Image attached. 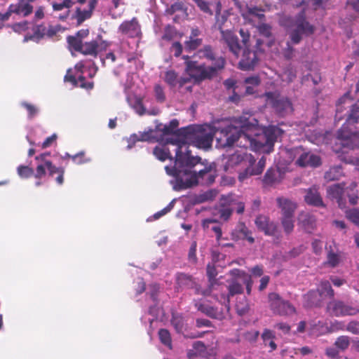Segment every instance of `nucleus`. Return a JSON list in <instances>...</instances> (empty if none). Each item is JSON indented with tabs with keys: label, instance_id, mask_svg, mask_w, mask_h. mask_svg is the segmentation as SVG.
<instances>
[{
	"label": "nucleus",
	"instance_id": "1",
	"mask_svg": "<svg viewBox=\"0 0 359 359\" xmlns=\"http://www.w3.org/2000/svg\"><path fill=\"white\" fill-rule=\"evenodd\" d=\"M218 142L226 147H231L237 141L239 132L237 128L227 123H218L217 126H211L205 125H191L177 130V137L171 140L170 142L177 146L175 149V161H177V151H180L181 155H185L182 148L187 144L193 145L199 149H209L212 147L214 136Z\"/></svg>",
	"mask_w": 359,
	"mask_h": 359
},
{
	"label": "nucleus",
	"instance_id": "2",
	"mask_svg": "<svg viewBox=\"0 0 359 359\" xmlns=\"http://www.w3.org/2000/svg\"><path fill=\"white\" fill-rule=\"evenodd\" d=\"M167 173L175 177L180 189H185L194 185L201 184L210 185L216 177V165L214 163L203 162L199 156L191 155V151H187L185 155L177 151V161L175 165L165 168Z\"/></svg>",
	"mask_w": 359,
	"mask_h": 359
},
{
	"label": "nucleus",
	"instance_id": "3",
	"mask_svg": "<svg viewBox=\"0 0 359 359\" xmlns=\"http://www.w3.org/2000/svg\"><path fill=\"white\" fill-rule=\"evenodd\" d=\"M232 125L237 128L239 132L237 141L239 140L247 141L248 144H243V147H250L254 151L267 147V151L269 152L273 149L277 138L283 133V130L280 128L269 126L264 127L261 133H255L254 136L247 134L245 130L252 129L258 125V121L248 113H244L243 115L234 118ZM241 143L242 141H241Z\"/></svg>",
	"mask_w": 359,
	"mask_h": 359
},
{
	"label": "nucleus",
	"instance_id": "4",
	"mask_svg": "<svg viewBox=\"0 0 359 359\" xmlns=\"http://www.w3.org/2000/svg\"><path fill=\"white\" fill-rule=\"evenodd\" d=\"M196 55L200 58L211 62V65L208 67L205 64H198L197 61L190 60L187 55H183L187 72L198 81L212 79L225 67V58L222 56H217L210 45L204 46L197 51Z\"/></svg>",
	"mask_w": 359,
	"mask_h": 359
},
{
	"label": "nucleus",
	"instance_id": "5",
	"mask_svg": "<svg viewBox=\"0 0 359 359\" xmlns=\"http://www.w3.org/2000/svg\"><path fill=\"white\" fill-rule=\"evenodd\" d=\"M280 25L292 29L290 32V39L293 44L299 43L303 35H312L316 30L315 26L306 20V8H303L294 18L283 17L280 20Z\"/></svg>",
	"mask_w": 359,
	"mask_h": 359
},
{
	"label": "nucleus",
	"instance_id": "6",
	"mask_svg": "<svg viewBox=\"0 0 359 359\" xmlns=\"http://www.w3.org/2000/svg\"><path fill=\"white\" fill-rule=\"evenodd\" d=\"M266 104L269 105L280 116L284 117L293 111V105L291 100L285 96L276 91L266 92L264 95Z\"/></svg>",
	"mask_w": 359,
	"mask_h": 359
},
{
	"label": "nucleus",
	"instance_id": "7",
	"mask_svg": "<svg viewBox=\"0 0 359 359\" xmlns=\"http://www.w3.org/2000/svg\"><path fill=\"white\" fill-rule=\"evenodd\" d=\"M224 159V168L225 171L231 172L232 170H235L238 172V175L248 165H253L256 163V159L252 154L240 151H236L231 155H228Z\"/></svg>",
	"mask_w": 359,
	"mask_h": 359
},
{
	"label": "nucleus",
	"instance_id": "8",
	"mask_svg": "<svg viewBox=\"0 0 359 359\" xmlns=\"http://www.w3.org/2000/svg\"><path fill=\"white\" fill-rule=\"evenodd\" d=\"M239 34L242 38L243 49L242 50V58L238 62V68L243 71L252 70L257 63L258 59L256 53L250 50V32L241 28L239 30Z\"/></svg>",
	"mask_w": 359,
	"mask_h": 359
},
{
	"label": "nucleus",
	"instance_id": "9",
	"mask_svg": "<svg viewBox=\"0 0 359 359\" xmlns=\"http://www.w3.org/2000/svg\"><path fill=\"white\" fill-rule=\"evenodd\" d=\"M269 306L272 313L280 316H290L296 313L295 307L287 300L283 299L278 293L268 294Z\"/></svg>",
	"mask_w": 359,
	"mask_h": 359
},
{
	"label": "nucleus",
	"instance_id": "10",
	"mask_svg": "<svg viewBox=\"0 0 359 359\" xmlns=\"http://www.w3.org/2000/svg\"><path fill=\"white\" fill-rule=\"evenodd\" d=\"M327 312L330 315L341 317L346 316H355L359 313V308L348 304L341 300H332L327 304Z\"/></svg>",
	"mask_w": 359,
	"mask_h": 359
},
{
	"label": "nucleus",
	"instance_id": "11",
	"mask_svg": "<svg viewBox=\"0 0 359 359\" xmlns=\"http://www.w3.org/2000/svg\"><path fill=\"white\" fill-rule=\"evenodd\" d=\"M76 48H74L75 51L79 52L85 55H91L96 57L100 51L105 50L107 47L106 41L102 39L101 36H98L95 39L90 41H86L82 45H79V43L75 41Z\"/></svg>",
	"mask_w": 359,
	"mask_h": 359
},
{
	"label": "nucleus",
	"instance_id": "12",
	"mask_svg": "<svg viewBox=\"0 0 359 359\" xmlns=\"http://www.w3.org/2000/svg\"><path fill=\"white\" fill-rule=\"evenodd\" d=\"M351 124L353 123L346 121L337 131V137L341 141L342 147L353 149L359 140V132L349 128Z\"/></svg>",
	"mask_w": 359,
	"mask_h": 359
},
{
	"label": "nucleus",
	"instance_id": "13",
	"mask_svg": "<svg viewBox=\"0 0 359 359\" xmlns=\"http://www.w3.org/2000/svg\"><path fill=\"white\" fill-rule=\"evenodd\" d=\"M176 284L177 287L181 290L194 289L196 294H202L208 296L210 294V290H201V287L197 284L195 279L189 274L179 273L176 276Z\"/></svg>",
	"mask_w": 359,
	"mask_h": 359
},
{
	"label": "nucleus",
	"instance_id": "14",
	"mask_svg": "<svg viewBox=\"0 0 359 359\" xmlns=\"http://www.w3.org/2000/svg\"><path fill=\"white\" fill-rule=\"evenodd\" d=\"M222 40L224 41L229 50L236 57H238L241 52L243 49V43L239 42L238 36L231 30L222 32Z\"/></svg>",
	"mask_w": 359,
	"mask_h": 359
},
{
	"label": "nucleus",
	"instance_id": "15",
	"mask_svg": "<svg viewBox=\"0 0 359 359\" xmlns=\"http://www.w3.org/2000/svg\"><path fill=\"white\" fill-rule=\"evenodd\" d=\"M255 224L258 230L263 232L266 236H277L278 234L277 224L265 215H260L257 216Z\"/></svg>",
	"mask_w": 359,
	"mask_h": 359
},
{
	"label": "nucleus",
	"instance_id": "16",
	"mask_svg": "<svg viewBox=\"0 0 359 359\" xmlns=\"http://www.w3.org/2000/svg\"><path fill=\"white\" fill-rule=\"evenodd\" d=\"M235 5L240 8V13L242 18L249 23H253L255 18L259 21H263L265 19L264 10L261 8L257 6L250 7L246 6L245 8L243 9L238 1H236Z\"/></svg>",
	"mask_w": 359,
	"mask_h": 359
},
{
	"label": "nucleus",
	"instance_id": "17",
	"mask_svg": "<svg viewBox=\"0 0 359 359\" xmlns=\"http://www.w3.org/2000/svg\"><path fill=\"white\" fill-rule=\"evenodd\" d=\"M118 30L122 34L130 38L138 37L141 35L140 26L136 18L123 22L120 25Z\"/></svg>",
	"mask_w": 359,
	"mask_h": 359
},
{
	"label": "nucleus",
	"instance_id": "18",
	"mask_svg": "<svg viewBox=\"0 0 359 359\" xmlns=\"http://www.w3.org/2000/svg\"><path fill=\"white\" fill-rule=\"evenodd\" d=\"M304 201L309 205L324 208L325 205L316 186L305 189Z\"/></svg>",
	"mask_w": 359,
	"mask_h": 359
},
{
	"label": "nucleus",
	"instance_id": "19",
	"mask_svg": "<svg viewBox=\"0 0 359 359\" xmlns=\"http://www.w3.org/2000/svg\"><path fill=\"white\" fill-rule=\"evenodd\" d=\"M344 184H335L332 186H330L327 189V197L332 200H336L339 207L343 208L345 205V198L344 195Z\"/></svg>",
	"mask_w": 359,
	"mask_h": 359
},
{
	"label": "nucleus",
	"instance_id": "20",
	"mask_svg": "<svg viewBox=\"0 0 359 359\" xmlns=\"http://www.w3.org/2000/svg\"><path fill=\"white\" fill-rule=\"evenodd\" d=\"M266 165V158L262 156L258 161L257 164L255 163L253 165H248L245 168L243 172H241L238 175V180L240 182L244 181L245 179L253 175H260Z\"/></svg>",
	"mask_w": 359,
	"mask_h": 359
},
{
	"label": "nucleus",
	"instance_id": "21",
	"mask_svg": "<svg viewBox=\"0 0 359 359\" xmlns=\"http://www.w3.org/2000/svg\"><path fill=\"white\" fill-rule=\"evenodd\" d=\"M97 4V0H89L88 4V9H81L76 8L73 19L76 20L77 25H81L85 20L90 19L93 15V12Z\"/></svg>",
	"mask_w": 359,
	"mask_h": 359
},
{
	"label": "nucleus",
	"instance_id": "22",
	"mask_svg": "<svg viewBox=\"0 0 359 359\" xmlns=\"http://www.w3.org/2000/svg\"><path fill=\"white\" fill-rule=\"evenodd\" d=\"M321 163V158L319 156L309 152H303L296 161V164L302 168L307 166L317 168Z\"/></svg>",
	"mask_w": 359,
	"mask_h": 359
},
{
	"label": "nucleus",
	"instance_id": "23",
	"mask_svg": "<svg viewBox=\"0 0 359 359\" xmlns=\"http://www.w3.org/2000/svg\"><path fill=\"white\" fill-rule=\"evenodd\" d=\"M222 198L233 212L235 210L238 214H243L244 212L245 203L238 196L229 194L228 195H222Z\"/></svg>",
	"mask_w": 359,
	"mask_h": 359
},
{
	"label": "nucleus",
	"instance_id": "24",
	"mask_svg": "<svg viewBox=\"0 0 359 359\" xmlns=\"http://www.w3.org/2000/svg\"><path fill=\"white\" fill-rule=\"evenodd\" d=\"M164 81L170 88H175L177 86L182 88L186 83L190 82V79L179 77L177 73L174 70H168L165 72Z\"/></svg>",
	"mask_w": 359,
	"mask_h": 359
},
{
	"label": "nucleus",
	"instance_id": "25",
	"mask_svg": "<svg viewBox=\"0 0 359 359\" xmlns=\"http://www.w3.org/2000/svg\"><path fill=\"white\" fill-rule=\"evenodd\" d=\"M232 236L236 239L248 241L250 244L255 243V238L252 236V231L247 227L244 222H238L232 232Z\"/></svg>",
	"mask_w": 359,
	"mask_h": 359
},
{
	"label": "nucleus",
	"instance_id": "26",
	"mask_svg": "<svg viewBox=\"0 0 359 359\" xmlns=\"http://www.w3.org/2000/svg\"><path fill=\"white\" fill-rule=\"evenodd\" d=\"M8 7L11 14H16L21 17H27L33 12V6L27 2L20 1L12 4Z\"/></svg>",
	"mask_w": 359,
	"mask_h": 359
},
{
	"label": "nucleus",
	"instance_id": "27",
	"mask_svg": "<svg viewBox=\"0 0 359 359\" xmlns=\"http://www.w3.org/2000/svg\"><path fill=\"white\" fill-rule=\"evenodd\" d=\"M243 292V285L239 283L236 279H232L228 286V294L226 299L225 300V307L229 311L230 309V297L236 294H242Z\"/></svg>",
	"mask_w": 359,
	"mask_h": 359
},
{
	"label": "nucleus",
	"instance_id": "28",
	"mask_svg": "<svg viewBox=\"0 0 359 359\" xmlns=\"http://www.w3.org/2000/svg\"><path fill=\"white\" fill-rule=\"evenodd\" d=\"M221 11L222 4L218 1L216 5L215 26L219 30L221 34H222V32H226L223 28L225 23L227 22L229 14L226 11L221 13Z\"/></svg>",
	"mask_w": 359,
	"mask_h": 359
},
{
	"label": "nucleus",
	"instance_id": "29",
	"mask_svg": "<svg viewBox=\"0 0 359 359\" xmlns=\"http://www.w3.org/2000/svg\"><path fill=\"white\" fill-rule=\"evenodd\" d=\"M74 1L72 0H63L61 3H52V7L54 11H60L66 9L65 12L62 15H60L58 18L61 21H65L70 13L69 8L74 5Z\"/></svg>",
	"mask_w": 359,
	"mask_h": 359
},
{
	"label": "nucleus",
	"instance_id": "30",
	"mask_svg": "<svg viewBox=\"0 0 359 359\" xmlns=\"http://www.w3.org/2000/svg\"><path fill=\"white\" fill-rule=\"evenodd\" d=\"M233 211L227 206L224 200L221 198L219 205L215 209L214 215L218 216L219 219L227 222L231 217Z\"/></svg>",
	"mask_w": 359,
	"mask_h": 359
},
{
	"label": "nucleus",
	"instance_id": "31",
	"mask_svg": "<svg viewBox=\"0 0 359 359\" xmlns=\"http://www.w3.org/2000/svg\"><path fill=\"white\" fill-rule=\"evenodd\" d=\"M277 203L281 209L283 217L294 216L296 205L290 200L285 198H278Z\"/></svg>",
	"mask_w": 359,
	"mask_h": 359
},
{
	"label": "nucleus",
	"instance_id": "32",
	"mask_svg": "<svg viewBox=\"0 0 359 359\" xmlns=\"http://www.w3.org/2000/svg\"><path fill=\"white\" fill-rule=\"evenodd\" d=\"M45 165L48 171L50 176L57 174L55 180L56 182L61 185L64 182L65 169L62 167H56L50 161H45Z\"/></svg>",
	"mask_w": 359,
	"mask_h": 359
},
{
	"label": "nucleus",
	"instance_id": "33",
	"mask_svg": "<svg viewBox=\"0 0 359 359\" xmlns=\"http://www.w3.org/2000/svg\"><path fill=\"white\" fill-rule=\"evenodd\" d=\"M88 29H81L79 30L74 36H68L67 37V41L69 46L72 48H76L75 41L79 43V45H82L84 39L87 38L89 35Z\"/></svg>",
	"mask_w": 359,
	"mask_h": 359
},
{
	"label": "nucleus",
	"instance_id": "34",
	"mask_svg": "<svg viewBox=\"0 0 359 359\" xmlns=\"http://www.w3.org/2000/svg\"><path fill=\"white\" fill-rule=\"evenodd\" d=\"M317 291L320 297L323 298L332 299L334 297V291L329 280H321L318 286Z\"/></svg>",
	"mask_w": 359,
	"mask_h": 359
},
{
	"label": "nucleus",
	"instance_id": "35",
	"mask_svg": "<svg viewBox=\"0 0 359 359\" xmlns=\"http://www.w3.org/2000/svg\"><path fill=\"white\" fill-rule=\"evenodd\" d=\"M299 222L302 227L307 233H311L316 228V219L309 214H303L299 216Z\"/></svg>",
	"mask_w": 359,
	"mask_h": 359
},
{
	"label": "nucleus",
	"instance_id": "36",
	"mask_svg": "<svg viewBox=\"0 0 359 359\" xmlns=\"http://www.w3.org/2000/svg\"><path fill=\"white\" fill-rule=\"evenodd\" d=\"M305 305L308 307L320 306L322 298L317 290H310L304 296Z\"/></svg>",
	"mask_w": 359,
	"mask_h": 359
},
{
	"label": "nucleus",
	"instance_id": "37",
	"mask_svg": "<svg viewBox=\"0 0 359 359\" xmlns=\"http://www.w3.org/2000/svg\"><path fill=\"white\" fill-rule=\"evenodd\" d=\"M280 181V173L278 170L269 168L265 173L263 182L266 185L272 186Z\"/></svg>",
	"mask_w": 359,
	"mask_h": 359
},
{
	"label": "nucleus",
	"instance_id": "38",
	"mask_svg": "<svg viewBox=\"0 0 359 359\" xmlns=\"http://www.w3.org/2000/svg\"><path fill=\"white\" fill-rule=\"evenodd\" d=\"M207 354V347L205 344L201 341H195L193 344V350L188 353V358L191 359L193 355L205 357Z\"/></svg>",
	"mask_w": 359,
	"mask_h": 359
},
{
	"label": "nucleus",
	"instance_id": "39",
	"mask_svg": "<svg viewBox=\"0 0 359 359\" xmlns=\"http://www.w3.org/2000/svg\"><path fill=\"white\" fill-rule=\"evenodd\" d=\"M343 175L342 167L341 165L332 166L324 175L325 179L328 181L338 180Z\"/></svg>",
	"mask_w": 359,
	"mask_h": 359
},
{
	"label": "nucleus",
	"instance_id": "40",
	"mask_svg": "<svg viewBox=\"0 0 359 359\" xmlns=\"http://www.w3.org/2000/svg\"><path fill=\"white\" fill-rule=\"evenodd\" d=\"M244 81L248 85L245 88L247 95H253L256 92L255 88L259 86L261 83V80L257 76L247 77Z\"/></svg>",
	"mask_w": 359,
	"mask_h": 359
},
{
	"label": "nucleus",
	"instance_id": "41",
	"mask_svg": "<svg viewBox=\"0 0 359 359\" xmlns=\"http://www.w3.org/2000/svg\"><path fill=\"white\" fill-rule=\"evenodd\" d=\"M311 332L317 336L329 332V327L324 321L318 320L311 323Z\"/></svg>",
	"mask_w": 359,
	"mask_h": 359
},
{
	"label": "nucleus",
	"instance_id": "42",
	"mask_svg": "<svg viewBox=\"0 0 359 359\" xmlns=\"http://www.w3.org/2000/svg\"><path fill=\"white\" fill-rule=\"evenodd\" d=\"M179 125V122L177 119H172L170 121L168 125H165L163 128L161 129L163 135H168L171 134H175V137L170 138L168 142L171 143L170 141L172 139L175 138L177 137V133H175V130L177 128Z\"/></svg>",
	"mask_w": 359,
	"mask_h": 359
},
{
	"label": "nucleus",
	"instance_id": "43",
	"mask_svg": "<svg viewBox=\"0 0 359 359\" xmlns=\"http://www.w3.org/2000/svg\"><path fill=\"white\" fill-rule=\"evenodd\" d=\"M171 324L177 332H182L184 326V318L182 315L173 313L171 318Z\"/></svg>",
	"mask_w": 359,
	"mask_h": 359
},
{
	"label": "nucleus",
	"instance_id": "44",
	"mask_svg": "<svg viewBox=\"0 0 359 359\" xmlns=\"http://www.w3.org/2000/svg\"><path fill=\"white\" fill-rule=\"evenodd\" d=\"M294 216H286V217H282L281 218V224L283 228L284 232L286 234H290L294 227Z\"/></svg>",
	"mask_w": 359,
	"mask_h": 359
},
{
	"label": "nucleus",
	"instance_id": "45",
	"mask_svg": "<svg viewBox=\"0 0 359 359\" xmlns=\"http://www.w3.org/2000/svg\"><path fill=\"white\" fill-rule=\"evenodd\" d=\"M217 275V270H216L215 267L214 266V265L208 264L207 266V276L209 279L210 285L207 290L210 289V292L212 291V287H213L214 284L217 282V280H216Z\"/></svg>",
	"mask_w": 359,
	"mask_h": 359
},
{
	"label": "nucleus",
	"instance_id": "46",
	"mask_svg": "<svg viewBox=\"0 0 359 359\" xmlns=\"http://www.w3.org/2000/svg\"><path fill=\"white\" fill-rule=\"evenodd\" d=\"M340 262V256L338 253H335L332 250H330L327 255V262L325 264L334 268L336 267Z\"/></svg>",
	"mask_w": 359,
	"mask_h": 359
},
{
	"label": "nucleus",
	"instance_id": "47",
	"mask_svg": "<svg viewBox=\"0 0 359 359\" xmlns=\"http://www.w3.org/2000/svg\"><path fill=\"white\" fill-rule=\"evenodd\" d=\"M350 345V337L346 335H341L337 338L334 346L341 351L346 350Z\"/></svg>",
	"mask_w": 359,
	"mask_h": 359
},
{
	"label": "nucleus",
	"instance_id": "48",
	"mask_svg": "<svg viewBox=\"0 0 359 359\" xmlns=\"http://www.w3.org/2000/svg\"><path fill=\"white\" fill-rule=\"evenodd\" d=\"M154 156L161 161H164L168 158H171L172 156L168 149L156 147L154 149Z\"/></svg>",
	"mask_w": 359,
	"mask_h": 359
},
{
	"label": "nucleus",
	"instance_id": "49",
	"mask_svg": "<svg viewBox=\"0 0 359 359\" xmlns=\"http://www.w3.org/2000/svg\"><path fill=\"white\" fill-rule=\"evenodd\" d=\"M158 337L160 341L165 346H167L170 348L172 347V339L169 331L166 329H160L158 331Z\"/></svg>",
	"mask_w": 359,
	"mask_h": 359
},
{
	"label": "nucleus",
	"instance_id": "50",
	"mask_svg": "<svg viewBox=\"0 0 359 359\" xmlns=\"http://www.w3.org/2000/svg\"><path fill=\"white\" fill-rule=\"evenodd\" d=\"M17 173L21 178H29L34 175V169L28 165H20Z\"/></svg>",
	"mask_w": 359,
	"mask_h": 359
},
{
	"label": "nucleus",
	"instance_id": "51",
	"mask_svg": "<svg viewBox=\"0 0 359 359\" xmlns=\"http://www.w3.org/2000/svg\"><path fill=\"white\" fill-rule=\"evenodd\" d=\"M236 309L237 313L241 316L248 312L250 308L245 297H243L241 301L236 302Z\"/></svg>",
	"mask_w": 359,
	"mask_h": 359
},
{
	"label": "nucleus",
	"instance_id": "52",
	"mask_svg": "<svg viewBox=\"0 0 359 359\" xmlns=\"http://www.w3.org/2000/svg\"><path fill=\"white\" fill-rule=\"evenodd\" d=\"M347 121L353 124L359 123V105L357 104L352 106L351 112L347 118Z\"/></svg>",
	"mask_w": 359,
	"mask_h": 359
},
{
	"label": "nucleus",
	"instance_id": "53",
	"mask_svg": "<svg viewBox=\"0 0 359 359\" xmlns=\"http://www.w3.org/2000/svg\"><path fill=\"white\" fill-rule=\"evenodd\" d=\"M346 217L348 220L359 226V209L353 208L346 212Z\"/></svg>",
	"mask_w": 359,
	"mask_h": 359
},
{
	"label": "nucleus",
	"instance_id": "54",
	"mask_svg": "<svg viewBox=\"0 0 359 359\" xmlns=\"http://www.w3.org/2000/svg\"><path fill=\"white\" fill-rule=\"evenodd\" d=\"M216 196V193L213 190H209L203 194H199L196 197V201L198 203H204L208 201H212Z\"/></svg>",
	"mask_w": 359,
	"mask_h": 359
},
{
	"label": "nucleus",
	"instance_id": "55",
	"mask_svg": "<svg viewBox=\"0 0 359 359\" xmlns=\"http://www.w3.org/2000/svg\"><path fill=\"white\" fill-rule=\"evenodd\" d=\"M21 105L27 109L29 119H32L37 115L39 109L35 105L26 102H22Z\"/></svg>",
	"mask_w": 359,
	"mask_h": 359
},
{
	"label": "nucleus",
	"instance_id": "56",
	"mask_svg": "<svg viewBox=\"0 0 359 359\" xmlns=\"http://www.w3.org/2000/svg\"><path fill=\"white\" fill-rule=\"evenodd\" d=\"M196 3L197 6L200 8L201 11L205 13L209 14L210 15H212L213 13L212 10L210 8V4L208 1L204 0H192Z\"/></svg>",
	"mask_w": 359,
	"mask_h": 359
},
{
	"label": "nucleus",
	"instance_id": "57",
	"mask_svg": "<svg viewBox=\"0 0 359 359\" xmlns=\"http://www.w3.org/2000/svg\"><path fill=\"white\" fill-rule=\"evenodd\" d=\"M202 44L201 39H189L185 42V48L189 50L197 49Z\"/></svg>",
	"mask_w": 359,
	"mask_h": 359
},
{
	"label": "nucleus",
	"instance_id": "58",
	"mask_svg": "<svg viewBox=\"0 0 359 359\" xmlns=\"http://www.w3.org/2000/svg\"><path fill=\"white\" fill-rule=\"evenodd\" d=\"M203 313H205L207 316L213 318H222V314L218 312L217 309H215L213 306H207V307L205 308V310H203Z\"/></svg>",
	"mask_w": 359,
	"mask_h": 359
},
{
	"label": "nucleus",
	"instance_id": "59",
	"mask_svg": "<svg viewBox=\"0 0 359 359\" xmlns=\"http://www.w3.org/2000/svg\"><path fill=\"white\" fill-rule=\"evenodd\" d=\"M154 93H155V97L157 102L163 103L165 101V95L164 93V90L163 87L159 85L156 84L154 86Z\"/></svg>",
	"mask_w": 359,
	"mask_h": 359
},
{
	"label": "nucleus",
	"instance_id": "60",
	"mask_svg": "<svg viewBox=\"0 0 359 359\" xmlns=\"http://www.w3.org/2000/svg\"><path fill=\"white\" fill-rule=\"evenodd\" d=\"M71 159L77 165L83 164L89 161V159L85 156L84 151H80L75 155H72V156H71Z\"/></svg>",
	"mask_w": 359,
	"mask_h": 359
},
{
	"label": "nucleus",
	"instance_id": "61",
	"mask_svg": "<svg viewBox=\"0 0 359 359\" xmlns=\"http://www.w3.org/2000/svg\"><path fill=\"white\" fill-rule=\"evenodd\" d=\"M283 76L285 77L283 81L291 83L297 76L296 71L292 67H287L284 70Z\"/></svg>",
	"mask_w": 359,
	"mask_h": 359
},
{
	"label": "nucleus",
	"instance_id": "62",
	"mask_svg": "<svg viewBox=\"0 0 359 359\" xmlns=\"http://www.w3.org/2000/svg\"><path fill=\"white\" fill-rule=\"evenodd\" d=\"M196 248H197V243L196 241L192 242L189 253H188V259L189 262H191L193 263H196L197 261V257H196Z\"/></svg>",
	"mask_w": 359,
	"mask_h": 359
},
{
	"label": "nucleus",
	"instance_id": "63",
	"mask_svg": "<svg viewBox=\"0 0 359 359\" xmlns=\"http://www.w3.org/2000/svg\"><path fill=\"white\" fill-rule=\"evenodd\" d=\"M346 330L353 334H359V322L356 320L350 321L346 325Z\"/></svg>",
	"mask_w": 359,
	"mask_h": 359
},
{
	"label": "nucleus",
	"instance_id": "64",
	"mask_svg": "<svg viewBox=\"0 0 359 359\" xmlns=\"http://www.w3.org/2000/svg\"><path fill=\"white\" fill-rule=\"evenodd\" d=\"M46 165L43 164L38 165L36 168V172H34L33 176L37 180H41L46 174Z\"/></svg>",
	"mask_w": 359,
	"mask_h": 359
}]
</instances>
